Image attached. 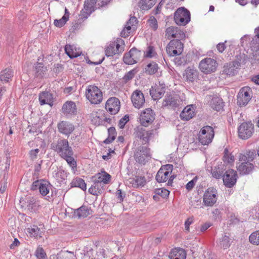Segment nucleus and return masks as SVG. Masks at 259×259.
I'll use <instances>...</instances> for the list:
<instances>
[{"label": "nucleus", "instance_id": "obj_61", "mask_svg": "<svg viewBox=\"0 0 259 259\" xmlns=\"http://www.w3.org/2000/svg\"><path fill=\"white\" fill-rule=\"evenodd\" d=\"M128 115H125L123 117H122L119 122V126L120 128H123L125 124L127 123V122L128 121Z\"/></svg>", "mask_w": 259, "mask_h": 259}, {"label": "nucleus", "instance_id": "obj_63", "mask_svg": "<svg viewBox=\"0 0 259 259\" xmlns=\"http://www.w3.org/2000/svg\"><path fill=\"white\" fill-rule=\"evenodd\" d=\"M39 152V149H35L34 150H31L29 152V155H30V157L31 159H32V160L35 159L37 157V154Z\"/></svg>", "mask_w": 259, "mask_h": 259}, {"label": "nucleus", "instance_id": "obj_23", "mask_svg": "<svg viewBox=\"0 0 259 259\" xmlns=\"http://www.w3.org/2000/svg\"><path fill=\"white\" fill-rule=\"evenodd\" d=\"M22 206H25L26 208L30 212H34L38 206L36 199L31 196L26 197L23 200H20Z\"/></svg>", "mask_w": 259, "mask_h": 259}, {"label": "nucleus", "instance_id": "obj_10", "mask_svg": "<svg viewBox=\"0 0 259 259\" xmlns=\"http://www.w3.org/2000/svg\"><path fill=\"white\" fill-rule=\"evenodd\" d=\"M217 65L215 60L206 58L201 61L199 63V68L201 71L205 73H210L215 71Z\"/></svg>", "mask_w": 259, "mask_h": 259}, {"label": "nucleus", "instance_id": "obj_54", "mask_svg": "<svg viewBox=\"0 0 259 259\" xmlns=\"http://www.w3.org/2000/svg\"><path fill=\"white\" fill-rule=\"evenodd\" d=\"M112 44L115 45V47H116L115 51L117 54L120 53L123 51V48L121 47L122 45H124V41L122 39H117L116 41L112 42Z\"/></svg>", "mask_w": 259, "mask_h": 259}, {"label": "nucleus", "instance_id": "obj_13", "mask_svg": "<svg viewBox=\"0 0 259 259\" xmlns=\"http://www.w3.org/2000/svg\"><path fill=\"white\" fill-rule=\"evenodd\" d=\"M237 175L233 169H229L223 175V180L224 185L228 188L233 187L236 182Z\"/></svg>", "mask_w": 259, "mask_h": 259}, {"label": "nucleus", "instance_id": "obj_2", "mask_svg": "<svg viewBox=\"0 0 259 259\" xmlns=\"http://www.w3.org/2000/svg\"><path fill=\"white\" fill-rule=\"evenodd\" d=\"M173 169V165L172 164H166L161 167L158 171L156 176V180L158 183H163L166 182L168 178L169 179L168 181V184H171L175 176L169 175L171 174Z\"/></svg>", "mask_w": 259, "mask_h": 259}, {"label": "nucleus", "instance_id": "obj_44", "mask_svg": "<svg viewBox=\"0 0 259 259\" xmlns=\"http://www.w3.org/2000/svg\"><path fill=\"white\" fill-rule=\"evenodd\" d=\"M108 137L104 140V143L105 144H109L114 141L116 136V130L114 127H110L108 130Z\"/></svg>", "mask_w": 259, "mask_h": 259}, {"label": "nucleus", "instance_id": "obj_43", "mask_svg": "<svg viewBox=\"0 0 259 259\" xmlns=\"http://www.w3.org/2000/svg\"><path fill=\"white\" fill-rule=\"evenodd\" d=\"M71 185L72 186L80 188L83 191L87 189V185L84 181L80 178H77L73 180L71 182Z\"/></svg>", "mask_w": 259, "mask_h": 259}, {"label": "nucleus", "instance_id": "obj_31", "mask_svg": "<svg viewBox=\"0 0 259 259\" xmlns=\"http://www.w3.org/2000/svg\"><path fill=\"white\" fill-rule=\"evenodd\" d=\"M255 36L252 38L250 47L253 52H257L259 50V27L254 30Z\"/></svg>", "mask_w": 259, "mask_h": 259}, {"label": "nucleus", "instance_id": "obj_15", "mask_svg": "<svg viewBox=\"0 0 259 259\" xmlns=\"http://www.w3.org/2000/svg\"><path fill=\"white\" fill-rule=\"evenodd\" d=\"M217 190L213 188H208L203 196V202L205 205L211 206L217 201Z\"/></svg>", "mask_w": 259, "mask_h": 259}, {"label": "nucleus", "instance_id": "obj_57", "mask_svg": "<svg viewBox=\"0 0 259 259\" xmlns=\"http://www.w3.org/2000/svg\"><path fill=\"white\" fill-rule=\"evenodd\" d=\"M136 71L135 69H133L130 71H128L127 73L125 74V75L123 77V80L124 82L126 83L132 78H134Z\"/></svg>", "mask_w": 259, "mask_h": 259}, {"label": "nucleus", "instance_id": "obj_32", "mask_svg": "<svg viewBox=\"0 0 259 259\" xmlns=\"http://www.w3.org/2000/svg\"><path fill=\"white\" fill-rule=\"evenodd\" d=\"M184 76L187 81L192 82L198 77L197 71L194 68L188 67L185 70Z\"/></svg>", "mask_w": 259, "mask_h": 259}, {"label": "nucleus", "instance_id": "obj_30", "mask_svg": "<svg viewBox=\"0 0 259 259\" xmlns=\"http://www.w3.org/2000/svg\"><path fill=\"white\" fill-rule=\"evenodd\" d=\"M66 54L70 58H76L80 56L81 52L73 45H66L65 47Z\"/></svg>", "mask_w": 259, "mask_h": 259}, {"label": "nucleus", "instance_id": "obj_6", "mask_svg": "<svg viewBox=\"0 0 259 259\" xmlns=\"http://www.w3.org/2000/svg\"><path fill=\"white\" fill-rule=\"evenodd\" d=\"M251 89L248 87L242 88L237 95V105L240 107L246 106L251 99Z\"/></svg>", "mask_w": 259, "mask_h": 259}, {"label": "nucleus", "instance_id": "obj_46", "mask_svg": "<svg viewBox=\"0 0 259 259\" xmlns=\"http://www.w3.org/2000/svg\"><path fill=\"white\" fill-rule=\"evenodd\" d=\"M223 160L227 164L232 165L234 163V157L231 153H229L228 150L227 148L224 150Z\"/></svg>", "mask_w": 259, "mask_h": 259}, {"label": "nucleus", "instance_id": "obj_37", "mask_svg": "<svg viewBox=\"0 0 259 259\" xmlns=\"http://www.w3.org/2000/svg\"><path fill=\"white\" fill-rule=\"evenodd\" d=\"M186 252L182 248H175L171 252V259H186Z\"/></svg>", "mask_w": 259, "mask_h": 259}, {"label": "nucleus", "instance_id": "obj_18", "mask_svg": "<svg viewBox=\"0 0 259 259\" xmlns=\"http://www.w3.org/2000/svg\"><path fill=\"white\" fill-rule=\"evenodd\" d=\"M59 133L67 136H69L74 130V125L67 121H62L57 124Z\"/></svg>", "mask_w": 259, "mask_h": 259}, {"label": "nucleus", "instance_id": "obj_58", "mask_svg": "<svg viewBox=\"0 0 259 259\" xmlns=\"http://www.w3.org/2000/svg\"><path fill=\"white\" fill-rule=\"evenodd\" d=\"M67 252L61 251L57 254L51 255L50 257V259H66L67 258Z\"/></svg>", "mask_w": 259, "mask_h": 259}, {"label": "nucleus", "instance_id": "obj_34", "mask_svg": "<svg viewBox=\"0 0 259 259\" xmlns=\"http://www.w3.org/2000/svg\"><path fill=\"white\" fill-rule=\"evenodd\" d=\"M52 95L48 92H43L39 96V101L41 105L50 104L52 101Z\"/></svg>", "mask_w": 259, "mask_h": 259}, {"label": "nucleus", "instance_id": "obj_8", "mask_svg": "<svg viewBox=\"0 0 259 259\" xmlns=\"http://www.w3.org/2000/svg\"><path fill=\"white\" fill-rule=\"evenodd\" d=\"M183 44L179 40H172L168 44L166 51L170 56H174L182 54L183 51Z\"/></svg>", "mask_w": 259, "mask_h": 259}, {"label": "nucleus", "instance_id": "obj_27", "mask_svg": "<svg viewBox=\"0 0 259 259\" xmlns=\"http://www.w3.org/2000/svg\"><path fill=\"white\" fill-rule=\"evenodd\" d=\"M195 115L194 109L192 105L187 106L181 113L180 116L182 120H189Z\"/></svg>", "mask_w": 259, "mask_h": 259}, {"label": "nucleus", "instance_id": "obj_1", "mask_svg": "<svg viewBox=\"0 0 259 259\" xmlns=\"http://www.w3.org/2000/svg\"><path fill=\"white\" fill-rule=\"evenodd\" d=\"M87 99L93 104H99L103 100V94L101 90L94 85H89L85 91Z\"/></svg>", "mask_w": 259, "mask_h": 259}, {"label": "nucleus", "instance_id": "obj_64", "mask_svg": "<svg viewBox=\"0 0 259 259\" xmlns=\"http://www.w3.org/2000/svg\"><path fill=\"white\" fill-rule=\"evenodd\" d=\"M176 64L179 66L185 65L186 63L185 60L183 57H177L175 59Z\"/></svg>", "mask_w": 259, "mask_h": 259}, {"label": "nucleus", "instance_id": "obj_49", "mask_svg": "<svg viewBox=\"0 0 259 259\" xmlns=\"http://www.w3.org/2000/svg\"><path fill=\"white\" fill-rule=\"evenodd\" d=\"M73 154V151L71 152V153L66 154V156H63L61 157L65 159L68 164L72 167V168L76 167V162L74 158L72 157Z\"/></svg>", "mask_w": 259, "mask_h": 259}, {"label": "nucleus", "instance_id": "obj_48", "mask_svg": "<svg viewBox=\"0 0 259 259\" xmlns=\"http://www.w3.org/2000/svg\"><path fill=\"white\" fill-rule=\"evenodd\" d=\"M35 76L42 77L47 71V67L44 66L42 63H37L35 66Z\"/></svg>", "mask_w": 259, "mask_h": 259}, {"label": "nucleus", "instance_id": "obj_11", "mask_svg": "<svg viewBox=\"0 0 259 259\" xmlns=\"http://www.w3.org/2000/svg\"><path fill=\"white\" fill-rule=\"evenodd\" d=\"M155 113L150 108H147L143 110L140 115V121L142 125L148 126L151 124L155 119Z\"/></svg>", "mask_w": 259, "mask_h": 259}, {"label": "nucleus", "instance_id": "obj_50", "mask_svg": "<svg viewBox=\"0 0 259 259\" xmlns=\"http://www.w3.org/2000/svg\"><path fill=\"white\" fill-rule=\"evenodd\" d=\"M219 246L224 249H227L230 246V238L226 235L223 236L219 241Z\"/></svg>", "mask_w": 259, "mask_h": 259}, {"label": "nucleus", "instance_id": "obj_21", "mask_svg": "<svg viewBox=\"0 0 259 259\" xmlns=\"http://www.w3.org/2000/svg\"><path fill=\"white\" fill-rule=\"evenodd\" d=\"M180 103V101L177 97L171 95H166L162 103V107L175 109L179 106Z\"/></svg>", "mask_w": 259, "mask_h": 259}, {"label": "nucleus", "instance_id": "obj_22", "mask_svg": "<svg viewBox=\"0 0 259 259\" xmlns=\"http://www.w3.org/2000/svg\"><path fill=\"white\" fill-rule=\"evenodd\" d=\"M27 232L31 237L40 238L42 237L45 232V228L43 225L40 224L38 226L33 225L26 229Z\"/></svg>", "mask_w": 259, "mask_h": 259}, {"label": "nucleus", "instance_id": "obj_47", "mask_svg": "<svg viewBox=\"0 0 259 259\" xmlns=\"http://www.w3.org/2000/svg\"><path fill=\"white\" fill-rule=\"evenodd\" d=\"M212 108L216 111H220L223 106L222 100L218 98H213L211 101Z\"/></svg>", "mask_w": 259, "mask_h": 259}, {"label": "nucleus", "instance_id": "obj_62", "mask_svg": "<svg viewBox=\"0 0 259 259\" xmlns=\"http://www.w3.org/2000/svg\"><path fill=\"white\" fill-rule=\"evenodd\" d=\"M197 178L195 177L193 179V180H192L191 181H190L187 184V185H186V188L188 191H190L193 189V188L194 187V186L195 185V183L197 181Z\"/></svg>", "mask_w": 259, "mask_h": 259}, {"label": "nucleus", "instance_id": "obj_42", "mask_svg": "<svg viewBox=\"0 0 259 259\" xmlns=\"http://www.w3.org/2000/svg\"><path fill=\"white\" fill-rule=\"evenodd\" d=\"M249 61V58L245 54H240L236 56V59L233 62L239 68L241 65H244Z\"/></svg>", "mask_w": 259, "mask_h": 259}, {"label": "nucleus", "instance_id": "obj_52", "mask_svg": "<svg viewBox=\"0 0 259 259\" xmlns=\"http://www.w3.org/2000/svg\"><path fill=\"white\" fill-rule=\"evenodd\" d=\"M224 169L220 167H215L212 170V175L216 179H220L223 177Z\"/></svg>", "mask_w": 259, "mask_h": 259}, {"label": "nucleus", "instance_id": "obj_40", "mask_svg": "<svg viewBox=\"0 0 259 259\" xmlns=\"http://www.w3.org/2000/svg\"><path fill=\"white\" fill-rule=\"evenodd\" d=\"M130 183L134 187L143 186L146 184V180L144 177L136 176L134 178L130 179Z\"/></svg>", "mask_w": 259, "mask_h": 259}, {"label": "nucleus", "instance_id": "obj_26", "mask_svg": "<svg viewBox=\"0 0 259 259\" xmlns=\"http://www.w3.org/2000/svg\"><path fill=\"white\" fill-rule=\"evenodd\" d=\"M62 110L64 114L66 116L75 114L76 113V105L72 101H67L63 104Z\"/></svg>", "mask_w": 259, "mask_h": 259}, {"label": "nucleus", "instance_id": "obj_45", "mask_svg": "<svg viewBox=\"0 0 259 259\" xmlns=\"http://www.w3.org/2000/svg\"><path fill=\"white\" fill-rule=\"evenodd\" d=\"M13 76V72L10 69L7 68L1 72L0 80L7 82Z\"/></svg>", "mask_w": 259, "mask_h": 259}, {"label": "nucleus", "instance_id": "obj_14", "mask_svg": "<svg viewBox=\"0 0 259 259\" xmlns=\"http://www.w3.org/2000/svg\"><path fill=\"white\" fill-rule=\"evenodd\" d=\"M165 92V85L163 82L158 81L152 87L150 94L154 100L160 99Z\"/></svg>", "mask_w": 259, "mask_h": 259}, {"label": "nucleus", "instance_id": "obj_12", "mask_svg": "<svg viewBox=\"0 0 259 259\" xmlns=\"http://www.w3.org/2000/svg\"><path fill=\"white\" fill-rule=\"evenodd\" d=\"M141 52L136 48H132L125 53L123 57V61L127 64H134L137 63L141 57Z\"/></svg>", "mask_w": 259, "mask_h": 259}, {"label": "nucleus", "instance_id": "obj_29", "mask_svg": "<svg viewBox=\"0 0 259 259\" xmlns=\"http://www.w3.org/2000/svg\"><path fill=\"white\" fill-rule=\"evenodd\" d=\"M94 184L89 189V192L94 195L101 194L104 190L105 186L102 183H100L93 181Z\"/></svg>", "mask_w": 259, "mask_h": 259}, {"label": "nucleus", "instance_id": "obj_17", "mask_svg": "<svg viewBox=\"0 0 259 259\" xmlns=\"http://www.w3.org/2000/svg\"><path fill=\"white\" fill-rule=\"evenodd\" d=\"M120 101L117 98H109L105 105L106 109L111 114H116L120 109Z\"/></svg>", "mask_w": 259, "mask_h": 259}, {"label": "nucleus", "instance_id": "obj_36", "mask_svg": "<svg viewBox=\"0 0 259 259\" xmlns=\"http://www.w3.org/2000/svg\"><path fill=\"white\" fill-rule=\"evenodd\" d=\"M97 0H85L84 11L87 15L91 14L95 10V5Z\"/></svg>", "mask_w": 259, "mask_h": 259}, {"label": "nucleus", "instance_id": "obj_28", "mask_svg": "<svg viewBox=\"0 0 259 259\" xmlns=\"http://www.w3.org/2000/svg\"><path fill=\"white\" fill-rule=\"evenodd\" d=\"M223 68V73L229 76H233L235 75L239 69L237 66V65H236L233 61L225 65Z\"/></svg>", "mask_w": 259, "mask_h": 259}, {"label": "nucleus", "instance_id": "obj_60", "mask_svg": "<svg viewBox=\"0 0 259 259\" xmlns=\"http://www.w3.org/2000/svg\"><path fill=\"white\" fill-rule=\"evenodd\" d=\"M148 21L151 27L153 28L154 30L157 29L158 27L157 22L154 17L151 16Z\"/></svg>", "mask_w": 259, "mask_h": 259}, {"label": "nucleus", "instance_id": "obj_4", "mask_svg": "<svg viewBox=\"0 0 259 259\" xmlns=\"http://www.w3.org/2000/svg\"><path fill=\"white\" fill-rule=\"evenodd\" d=\"M134 158L137 162L145 164L151 158L150 149L144 146L138 147L135 151Z\"/></svg>", "mask_w": 259, "mask_h": 259}, {"label": "nucleus", "instance_id": "obj_53", "mask_svg": "<svg viewBox=\"0 0 259 259\" xmlns=\"http://www.w3.org/2000/svg\"><path fill=\"white\" fill-rule=\"evenodd\" d=\"M35 255L37 259H46L47 255L44 249L39 246L35 250Z\"/></svg>", "mask_w": 259, "mask_h": 259}, {"label": "nucleus", "instance_id": "obj_5", "mask_svg": "<svg viewBox=\"0 0 259 259\" xmlns=\"http://www.w3.org/2000/svg\"><path fill=\"white\" fill-rule=\"evenodd\" d=\"M174 20L180 26H185L190 21V13L185 8H180L175 13Z\"/></svg>", "mask_w": 259, "mask_h": 259}, {"label": "nucleus", "instance_id": "obj_55", "mask_svg": "<svg viewBox=\"0 0 259 259\" xmlns=\"http://www.w3.org/2000/svg\"><path fill=\"white\" fill-rule=\"evenodd\" d=\"M116 54V51H115V45H112L111 43L106 48L105 54L107 57L113 56Z\"/></svg>", "mask_w": 259, "mask_h": 259}, {"label": "nucleus", "instance_id": "obj_9", "mask_svg": "<svg viewBox=\"0 0 259 259\" xmlns=\"http://www.w3.org/2000/svg\"><path fill=\"white\" fill-rule=\"evenodd\" d=\"M239 137L242 139H247L254 133V125L250 122H243L238 128Z\"/></svg>", "mask_w": 259, "mask_h": 259}, {"label": "nucleus", "instance_id": "obj_39", "mask_svg": "<svg viewBox=\"0 0 259 259\" xmlns=\"http://www.w3.org/2000/svg\"><path fill=\"white\" fill-rule=\"evenodd\" d=\"M255 156V153L253 151H247L244 154L240 153L238 157L239 161H246L251 162L254 159Z\"/></svg>", "mask_w": 259, "mask_h": 259}, {"label": "nucleus", "instance_id": "obj_16", "mask_svg": "<svg viewBox=\"0 0 259 259\" xmlns=\"http://www.w3.org/2000/svg\"><path fill=\"white\" fill-rule=\"evenodd\" d=\"M134 134L136 138L142 140L146 144L149 142L153 135V130L147 131L145 128L139 126L135 129Z\"/></svg>", "mask_w": 259, "mask_h": 259}, {"label": "nucleus", "instance_id": "obj_24", "mask_svg": "<svg viewBox=\"0 0 259 259\" xmlns=\"http://www.w3.org/2000/svg\"><path fill=\"white\" fill-rule=\"evenodd\" d=\"M185 35L179 28L174 26L168 27L165 30V36L168 39L172 38H182Z\"/></svg>", "mask_w": 259, "mask_h": 259}, {"label": "nucleus", "instance_id": "obj_56", "mask_svg": "<svg viewBox=\"0 0 259 259\" xmlns=\"http://www.w3.org/2000/svg\"><path fill=\"white\" fill-rule=\"evenodd\" d=\"M68 20L67 16H63L59 20L55 19L54 21V24L55 26L60 28L64 26Z\"/></svg>", "mask_w": 259, "mask_h": 259}, {"label": "nucleus", "instance_id": "obj_33", "mask_svg": "<svg viewBox=\"0 0 259 259\" xmlns=\"http://www.w3.org/2000/svg\"><path fill=\"white\" fill-rule=\"evenodd\" d=\"M159 67L155 62L148 63L144 68V72L148 75H153L158 72Z\"/></svg>", "mask_w": 259, "mask_h": 259}, {"label": "nucleus", "instance_id": "obj_35", "mask_svg": "<svg viewBox=\"0 0 259 259\" xmlns=\"http://www.w3.org/2000/svg\"><path fill=\"white\" fill-rule=\"evenodd\" d=\"M156 3V0H140L138 3L139 7L144 11L150 9Z\"/></svg>", "mask_w": 259, "mask_h": 259}, {"label": "nucleus", "instance_id": "obj_38", "mask_svg": "<svg viewBox=\"0 0 259 259\" xmlns=\"http://www.w3.org/2000/svg\"><path fill=\"white\" fill-rule=\"evenodd\" d=\"M91 210L88 206L83 205L77 209L74 213L78 218H85L91 213Z\"/></svg>", "mask_w": 259, "mask_h": 259}, {"label": "nucleus", "instance_id": "obj_59", "mask_svg": "<svg viewBox=\"0 0 259 259\" xmlns=\"http://www.w3.org/2000/svg\"><path fill=\"white\" fill-rule=\"evenodd\" d=\"M155 193L158 195H160L162 197L165 198L168 196L169 191L165 189H158L156 190Z\"/></svg>", "mask_w": 259, "mask_h": 259}, {"label": "nucleus", "instance_id": "obj_25", "mask_svg": "<svg viewBox=\"0 0 259 259\" xmlns=\"http://www.w3.org/2000/svg\"><path fill=\"white\" fill-rule=\"evenodd\" d=\"M92 179L98 183L103 184L105 186V184H108L110 183L111 176L104 170H102L100 172H98L94 176Z\"/></svg>", "mask_w": 259, "mask_h": 259}, {"label": "nucleus", "instance_id": "obj_20", "mask_svg": "<svg viewBox=\"0 0 259 259\" xmlns=\"http://www.w3.org/2000/svg\"><path fill=\"white\" fill-rule=\"evenodd\" d=\"M236 167L240 175H246L250 174L253 171L254 165L249 161H239Z\"/></svg>", "mask_w": 259, "mask_h": 259}, {"label": "nucleus", "instance_id": "obj_7", "mask_svg": "<svg viewBox=\"0 0 259 259\" xmlns=\"http://www.w3.org/2000/svg\"><path fill=\"white\" fill-rule=\"evenodd\" d=\"M213 137V128L207 125L201 129L199 134V140L202 145H206L211 142Z\"/></svg>", "mask_w": 259, "mask_h": 259}, {"label": "nucleus", "instance_id": "obj_51", "mask_svg": "<svg viewBox=\"0 0 259 259\" xmlns=\"http://www.w3.org/2000/svg\"><path fill=\"white\" fill-rule=\"evenodd\" d=\"M249 242L255 245H259V230L252 233L249 237Z\"/></svg>", "mask_w": 259, "mask_h": 259}, {"label": "nucleus", "instance_id": "obj_19", "mask_svg": "<svg viewBox=\"0 0 259 259\" xmlns=\"http://www.w3.org/2000/svg\"><path fill=\"white\" fill-rule=\"evenodd\" d=\"M131 100L134 106L138 109L142 107L145 102L143 93L139 90H136L133 92Z\"/></svg>", "mask_w": 259, "mask_h": 259}, {"label": "nucleus", "instance_id": "obj_3", "mask_svg": "<svg viewBox=\"0 0 259 259\" xmlns=\"http://www.w3.org/2000/svg\"><path fill=\"white\" fill-rule=\"evenodd\" d=\"M51 148L62 157L71 153L72 148L69 146V143L66 139H59L56 142L51 144Z\"/></svg>", "mask_w": 259, "mask_h": 259}, {"label": "nucleus", "instance_id": "obj_41", "mask_svg": "<svg viewBox=\"0 0 259 259\" xmlns=\"http://www.w3.org/2000/svg\"><path fill=\"white\" fill-rule=\"evenodd\" d=\"M51 185L48 181L41 180V184L39 188V192L42 196H46L49 194Z\"/></svg>", "mask_w": 259, "mask_h": 259}]
</instances>
